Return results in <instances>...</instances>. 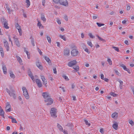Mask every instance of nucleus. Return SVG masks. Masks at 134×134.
Here are the masks:
<instances>
[{"instance_id": "obj_1", "label": "nucleus", "mask_w": 134, "mask_h": 134, "mask_svg": "<svg viewBox=\"0 0 134 134\" xmlns=\"http://www.w3.org/2000/svg\"><path fill=\"white\" fill-rule=\"evenodd\" d=\"M57 110L55 108H52L50 111L51 116L53 118H56L57 117Z\"/></svg>"}, {"instance_id": "obj_2", "label": "nucleus", "mask_w": 134, "mask_h": 134, "mask_svg": "<svg viewBox=\"0 0 134 134\" xmlns=\"http://www.w3.org/2000/svg\"><path fill=\"white\" fill-rule=\"evenodd\" d=\"M22 89L23 92V94L25 97L27 99H29V96L27 89L25 87H23Z\"/></svg>"}, {"instance_id": "obj_3", "label": "nucleus", "mask_w": 134, "mask_h": 134, "mask_svg": "<svg viewBox=\"0 0 134 134\" xmlns=\"http://www.w3.org/2000/svg\"><path fill=\"white\" fill-rule=\"evenodd\" d=\"M5 90L10 96L12 97L15 99V98L16 95L14 93V91L12 89H10V91H9L7 88H6Z\"/></svg>"}, {"instance_id": "obj_4", "label": "nucleus", "mask_w": 134, "mask_h": 134, "mask_svg": "<svg viewBox=\"0 0 134 134\" xmlns=\"http://www.w3.org/2000/svg\"><path fill=\"white\" fill-rule=\"evenodd\" d=\"M1 21L2 24L3 25L4 27L6 29H8L9 27L8 26V21L4 18L1 19Z\"/></svg>"}, {"instance_id": "obj_5", "label": "nucleus", "mask_w": 134, "mask_h": 134, "mask_svg": "<svg viewBox=\"0 0 134 134\" xmlns=\"http://www.w3.org/2000/svg\"><path fill=\"white\" fill-rule=\"evenodd\" d=\"M44 101L46 103L47 105H51L53 103V100L50 97L48 98L44 99Z\"/></svg>"}, {"instance_id": "obj_6", "label": "nucleus", "mask_w": 134, "mask_h": 134, "mask_svg": "<svg viewBox=\"0 0 134 134\" xmlns=\"http://www.w3.org/2000/svg\"><path fill=\"white\" fill-rule=\"evenodd\" d=\"M42 96L44 99H46L51 97L50 94L48 92L43 93L42 94Z\"/></svg>"}, {"instance_id": "obj_7", "label": "nucleus", "mask_w": 134, "mask_h": 134, "mask_svg": "<svg viewBox=\"0 0 134 134\" xmlns=\"http://www.w3.org/2000/svg\"><path fill=\"white\" fill-rule=\"evenodd\" d=\"M77 63L76 60H74L69 62L68 63V65L69 67H72Z\"/></svg>"}, {"instance_id": "obj_8", "label": "nucleus", "mask_w": 134, "mask_h": 134, "mask_svg": "<svg viewBox=\"0 0 134 134\" xmlns=\"http://www.w3.org/2000/svg\"><path fill=\"white\" fill-rule=\"evenodd\" d=\"M15 27L18 30L19 35L20 36H21L22 35V32L21 26L19 25V24L18 23H17L15 25Z\"/></svg>"}, {"instance_id": "obj_9", "label": "nucleus", "mask_w": 134, "mask_h": 134, "mask_svg": "<svg viewBox=\"0 0 134 134\" xmlns=\"http://www.w3.org/2000/svg\"><path fill=\"white\" fill-rule=\"evenodd\" d=\"M79 53V52L76 49H73L71 51V54L72 56H76Z\"/></svg>"}, {"instance_id": "obj_10", "label": "nucleus", "mask_w": 134, "mask_h": 134, "mask_svg": "<svg viewBox=\"0 0 134 134\" xmlns=\"http://www.w3.org/2000/svg\"><path fill=\"white\" fill-rule=\"evenodd\" d=\"M59 4L64 6H68V3L67 0H61Z\"/></svg>"}, {"instance_id": "obj_11", "label": "nucleus", "mask_w": 134, "mask_h": 134, "mask_svg": "<svg viewBox=\"0 0 134 134\" xmlns=\"http://www.w3.org/2000/svg\"><path fill=\"white\" fill-rule=\"evenodd\" d=\"M13 38L14 39L15 43L16 45L18 47H19L20 46V44L18 38H16L15 36H13Z\"/></svg>"}, {"instance_id": "obj_12", "label": "nucleus", "mask_w": 134, "mask_h": 134, "mask_svg": "<svg viewBox=\"0 0 134 134\" xmlns=\"http://www.w3.org/2000/svg\"><path fill=\"white\" fill-rule=\"evenodd\" d=\"M41 78L43 84L46 87H47L46 84L47 83V81L45 77L43 76H41Z\"/></svg>"}, {"instance_id": "obj_13", "label": "nucleus", "mask_w": 134, "mask_h": 134, "mask_svg": "<svg viewBox=\"0 0 134 134\" xmlns=\"http://www.w3.org/2000/svg\"><path fill=\"white\" fill-rule=\"evenodd\" d=\"M11 106L9 103L7 102L5 107V111L6 112H9L11 110Z\"/></svg>"}, {"instance_id": "obj_14", "label": "nucleus", "mask_w": 134, "mask_h": 134, "mask_svg": "<svg viewBox=\"0 0 134 134\" xmlns=\"http://www.w3.org/2000/svg\"><path fill=\"white\" fill-rule=\"evenodd\" d=\"M36 82L39 87H41L42 86V84L39 79H36Z\"/></svg>"}, {"instance_id": "obj_15", "label": "nucleus", "mask_w": 134, "mask_h": 134, "mask_svg": "<svg viewBox=\"0 0 134 134\" xmlns=\"http://www.w3.org/2000/svg\"><path fill=\"white\" fill-rule=\"evenodd\" d=\"M4 46L6 48L7 51H8L9 50V44L8 42L6 41L5 40L4 41Z\"/></svg>"}, {"instance_id": "obj_16", "label": "nucleus", "mask_w": 134, "mask_h": 134, "mask_svg": "<svg viewBox=\"0 0 134 134\" xmlns=\"http://www.w3.org/2000/svg\"><path fill=\"white\" fill-rule=\"evenodd\" d=\"M114 124L112 125V127L114 129L116 130L118 129V123L116 121H114Z\"/></svg>"}, {"instance_id": "obj_17", "label": "nucleus", "mask_w": 134, "mask_h": 134, "mask_svg": "<svg viewBox=\"0 0 134 134\" xmlns=\"http://www.w3.org/2000/svg\"><path fill=\"white\" fill-rule=\"evenodd\" d=\"M64 54L65 55L68 56L70 54L69 50L67 48L65 49L64 51Z\"/></svg>"}, {"instance_id": "obj_18", "label": "nucleus", "mask_w": 134, "mask_h": 134, "mask_svg": "<svg viewBox=\"0 0 134 134\" xmlns=\"http://www.w3.org/2000/svg\"><path fill=\"white\" fill-rule=\"evenodd\" d=\"M6 9L7 10L8 13L9 14H10L12 12H13V10L11 9L8 5L7 4H6Z\"/></svg>"}, {"instance_id": "obj_19", "label": "nucleus", "mask_w": 134, "mask_h": 134, "mask_svg": "<svg viewBox=\"0 0 134 134\" xmlns=\"http://www.w3.org/2000/svg\"><path fill=\"white\" fill-rule=\"evenodd\" d=\"M120 66L124 70L127 71V72L129 74H130L131 73L130 71L129 70V69L127 68L126 66H125L124 64H121L120 65Z\"/></svg>"}, {"instance_id": "obj_20", "label": "nucleus", "mask_w": 134, "mask_h": 134, "mask_svg": "<svg viewBox=\"0 0 134 134\" xmlns=\"http://www.w3.org/2000/svg\"><path fill=\"white\" fill-rule=\"evenodd\" d=\"M38 23L37 25L38 27L40 29H42L44 27L41 24L40 21L37 20Z\"/></svg>"}, {"instance_id": "obj_21", "label": "nucleus", "mask_w": 134, "mask_h": 134, "mask_svg": "<svg viewBox=\"0 0 134 134\" xmlns=\"http://www.w3.org/2000/svg\"><path fill=\"white\" fill-rule=\"evenodd\" d=\"M36 65L37 67L41 70H42L43 69V67L39 62H36Z\"/></svg>"}, {"instance_id": "obj_22", "label": "nucleus", "mask_w": 134, "mask_h": 134, "mask_svg": "<svg viewBox=\"0 0 134 134\" xmlns=\"http://www.w3.org/2000/svg\"><path fill=\"white\" fill-rule=\"evenodd\" d=\"M4 112L2 109L1 106H0V115L2 116L3 118H4Z\"/></svg>"}, {"instance_id": "obj_23", "label": "nucleus", "mask_w": 134, "mask_h": 134, "mask_svg": "<svg viewBox=\"0 0 134 134\" xmlns=\"http://www.w3.org/2000/svg\"><path fill=\"white\" fill-rule=\"evenodd\" d=\"M2 69L4 73L5 74H6L7 73V69L5 65H2Z\"/></svg>"}, {"instance_id": "obj_24", "label": "nucleus", "mask_w": 134, "mask_h": 134, "mask_svg": "<svg viewBox=\"0 0 134 134\" xmlns=\"http://www.w3.org/2000/svg\"><path fill=\"white\" fill-rule=\"evenodd\" d=\"M28 74L30 76L32 80L34 81V77L30 70H29L28 71Z\"/></svg>"}, {"instance_id": "obj_25", "label": "nucleus", "mask_w": 134, "mask_h": 134, "mask_svg": "<svg viewBox=\"0 0 134 134\" xmlns=\"http://www.w3.org/2000/svg\"><path fill=\"white\" fill-rule=\"evenodd\" d=\"M44 58L49 65H51V61L48 57L44 56Z\"/></svg>"}, {"instance_id": "obj_26", "label": "nucleus", "mask_w": 134, "mask_h": 134, "mask_svg": "<svg viewBox=\"0 0 134 134\" xmlns=\"http://www.w3.org/2000/svg\"><path fill=\"white\" fill-rule=\"evenodd\" d=\"M73 68L74 69L75 71L73 70L72 72H76L79 70V67L78 66L76 65Z\"/></svg>"}, {"instance_id": "obj_27", "label": "nucleus", "mask_w": 134, "mask_h": 134, "mask_svg": "<svg viewBox=\"0 0 134 134\" xmlns=\"http://www.w3.org/2000/svg\"><path fill=\"white\" fill-rule=\"evenodd\" d=\"M111 116L114 119H116L118 117V113L116 112H114L112 114Z\"/></svg>"}, {"instance_id": "obj_28", "label": "nucleus", "mask_w": 134, "mask_h": 134, "mask_svg": "<svg viewBox=\"0 0 134 134\" xmlns=\"http://www.w3.org/2000/svg\"><path fill=\"white\" fill-rule=\"evenodd\" d=\"M120 83V85H119L120 88V89L122 88V86L123 85V82L122 81L120 80L119 79L117 80Z\"/></svg>"}, {"instance_id": "obj_29", "label": "nucleus", "mask_w": 134, "mask_h": 134, "mask_svg": "<svg viewBox=\"0 0 134 134\" xmlns=\"http://www.w3.org/2000/svg\"><path fill=\"white\" fill-rule=\"evenodd\" d=\"M25 3H26L27 8H28L30 5V2L29 0H26Z\"/></svg>"}, {"instance_id": "obj_30", "label": "nucleus", "mask_w": 134, "mask_h": 134, "mask_svg": "<svg viewBox=\"0 0 134 134\" xmlns=\"http://www.w3.org/2000/svg\"><path fill=\"white\" fill-rule=\"evenodd\" d=\"M16 57L17 60L20 63H21L22 62V60L21 58L19 56H16Z\"/></svg>"}, {"instance_id": "obj_31", "label": "nucleus", "mask_w": 134, "mask_h": 134, "mask_svg": "<svg viewBox=\"0 0 134 134\" xmlns=\"http://www.w3.org/2000/svg\"><path fill=\"white\" fill-rule=\"evenodd\" d=\"M0 52L2 56L3 57L4 56V53L3 48L2 47H0Z\"/></svg>"}, {"instance_id": "obj_32", "label": "nucleus", "mask_w": 134, "mask_h": 134, "mask_svg": "<svg viewBox=\"0 0 134 134\" xmlns=\"http://www.w3.org/2000/svg\"><path fill=\"white\" fill-rule=\"evenodd\" d=\"M41 19L43 21V22H45L46 20V18H45L43 14H42L41 17Z\"/></svg>"}, {"instance_id": "obj_33", "label": "nucleus", "mask_w": 134, "mask_h": 134, "mask_svg": "<svg viewBox=\"0 0 134 134\" xmlns=\"http://www.w3.org/2000/svg\"><path fill=\"white\" fill-rule=\"evenodd\" d=\"M57 126L59 129L60 130V131H63V128L59 124H58Z\"/></svg>"}, {"instance_id": "obj_34", "label": "nucleus", "mask_w": 134, "mask_h": 134, "mask_svg": "<svg viewBox=\"0 0 134 134\" xmlns=\"http://www.w3.org/2000/svg\"><path fill=\"white\" fill-rule=\"evenodd\" d=\"M107 61L108 62L109 64V65H112V62L111 60L109 58H108Z\"/></svg>"}, {"instance_id": "obj_35", "label": "nucleus", "mask_w": 134, "mask_h": 134, "mask_svg": "<svg viewBox=\"0 0 134 134\" xmlns=\"http://www.w3.org/2000/svg\"><path fill=\"white\" fill-rule=\"evenodd\" d=\"M47 38L48 42L50 43H51V40L50 37L47 36Z\"/></svg>"}, {"instance_id": "obj_36", "label": "nucleus", "mask_w": 134, "mask_h": 134, "mask_svg": "<svg viewBox=\"0 0 134 134\" xmlns=\"http://www.w3.org/2000/svg\"><path fill=\"white\" fill-rule=\"evenodd\" d=\"M115 72V73L117 75H118L120 76L121 75V74L119 72V71L116 70H114Z\"/></svg>"}, {"instance_id": "obj_37", "label": "nucleus", "mask_w": 134, "mask_h": 134, "mask_svg": "<svg viewBox=\"0 0 134 134\" xmlns=\"http://www.w3.org/2000/svg\"><path fill=\"white\" fill-rule=\"evenodd\" d=\"M129 122L132 126H133L134 125V123L132 120H129Z\"/></svg>"}, {"instance_id": "obj_38", "label": "nucleus", "mask_w": 134, "mask_h": 134, "mask_svg": "<svg viewBox=\"0 0 134 134\" xmlns=\"http://www.w3.org/2000/svg\"><path fill=\"white\" fill-rule=\"evenodd\" d=\"M84 121L85 122L86 124L87 125H88V126H90L91 124L90 123L88 122V121L87 120L85 119Z\"/></svg>"}, {"instance_id": "obj_39", "label": "nucleus", "mask_w": 134, "mask_h": 134, "mask_svg": "<svg viewBox=\"0 0 134 134\" xmlns=\"http://www.w3.org/2000/svg\"><path fill=\"white\" fill-rule=\"evenodd\" d=\"M62 39H63L64 41H66V39L64 35H60L59 36Z\"/></svg>"}, {"instance_id": "obj_40", "label": "nucleus", "mask_w": 134, "mask_h": 134, "mask_svg": "<svg viewBox=\"0 0 134 134\" xmlns=\"http://www.w3.org/2000/svg\"><path fill=\"white\" fill-rule=\"evenodd\" d=\"M110 94L114 97H116L118 95L117 94H115L114 93L112 92L110 93Z\"/></svg>"}, {"instance_id": "obj_41", "label": "nucleus", "mask_w": 134, "mask_h": 134, "mask_svg": "<svg viewBox=\"0 0 134 134\" xmlns=\"http://www.w3.org/2000/svg\"><path fill=\"white\" fill-rule=\"evenodd\" d=\"M87 43L91 47H93V45L91 42L88 41L87 42Z\"/></svg>"}, {"instance_id": "obj_42", "label": "nucleus", "mask_w": 134, "mask_h": 134, "mask_svg": "<svg viewBox=\"0 0 134 134\" xmlns=\"http://www.w3.org/2000/svg\"><path fill=\"white\" fill-rule=\"evenodd\" d=\"M60 1L61 0H53V2L57 4L59 3Z\"/></svg>"}, {"instance_id": "obj_43", "label": "nucleus", "mask_w": 134, "mask_h": 134, "mask_svg": "<svg viewBox=\"0 0 134 134\" xmlns=\"http://www.w3.org/2000/svg\"><path fill=\"white\" fill-rule=\"evenodd\" d=\"M96 36L99 38V40L100 41H105V40L103 39H102V38L100 37L98 35H96Z\"/></svg>"}, {"instance_id": "obj_44", "label": "nucleus", "mask_w": 134, "mask_h": 134, "mask_svg": "<svg viewBox=\"0 0 134 134\" xmlns=\"http://www.w3.org/2000/svg\"><path fill=\"white\" fill-rule=\"evenodd\" d=\"M63 77L64 78L65 80L66 81H68L69 80V79L68 78L67 76L65 75H63Z\"/></svg>"}, {"instance_id": "obj_45", "label": "nucleus", "mask_w": 134, "mask_h": 134, "mask_svg": "<svg viewBox=\"0 0 134 134\" xmlns=\"http://www.w3.org/2000/svg\"><path fill=\"white\" fill-rule=\"evenodd\" d=\"M96 24L99 27H100L101 26H104V25L103 24H100L98 23H97Z\"/></svg>"}, {"instance_id": "obj_46", "label": "nucleus", "mask_w": 134, "mask_h": 134, "mask_svg": "<svg viewBox=\"0 0 134 134\" xmlns=\"http://www.w3.org/2000/svg\"><path fill=\"white\" fill-rule=\"evenodd\" d=\"M31 42L33 46H35V42L33 38H31Z\"/></svg>"}, {"instance_id": "obj_47", "label": "nucleus", "mask_w": 134, "mask_h": 134, "mask_svg": "<svg viewBox=\"0 0 134 134\" xmlns=\"http://www.w3.org/2000/svg\"><path fill=\"white\" fill-rule=\"evenodd\" d=\"M12 122L13 123H16L17 122V121L14 118H12Z\"/></svg>"}, {"instance_id": "obj_48", "label": "nucleus", "mask_w": 134, "mask_h": 134, "mask_svg": "<svg viewBox=\"0 0 134 134\" xmlns=\"http://www.w3.org/2000/svg\"><path fill=\"white\" fill-rule=\"evenodd\" d=\"M88 35L90 36V37L92 38H94L95 37V36L93 35L91 33H89Z\"/></svg>"}, {"instance_id": "obj_49", "label": "nucleus", "mask_w": 134, "mask_h": 134, "mask_svg": "<svg viewBox=\"0 0 134 134\" xmlns=\"http://www.w3.org/2000/svg\"><path fill=\"white\" fill-rule=\"evenodd\" d=\"M10 76L12 78H14L15 77V76L12 72H10Z\"/></svg>"}, {"instance_id": "obj_50", "label": "nucleus", "mask_w": 134, "mask_h": 134, "mask_svg": "<svg viewBox=\"0 0 134 134\" xmlns=\"http://www.w3.org/2000/svg\"><path fill=\"white\" fill-rule=\"evenodd\" d=\"M113 48L114 49L115 51L118 52L119 51V48L118 47H113Z\"/></svg>"}, {"instance_id": "obj_51", "label": "nucleus", "mask_w": 134, "mask_h": 134, "mask_svg": "<svg viewBox=\"0 0 134 134\" xmlns=\"http://www.w3.org/2000/svg\"><path fill=\"white\" fill-rule=\"evenodd\" d=\"M24 51L25 52L27 55H28V54H29V52L27 51V49L25 47L24 48Z\"/></svg>"}, {"instance_id": "obj_52", "label": "nucleus", "mask_w": 134, "mask_h": 134, "mask_svg": "<svg viewBox=\"0 0 134 134\" xmlns=\"http://www.w3.org/2000/svg\"><path fill=\"white\" fill-rule=\"evenodd\" d=\"M100 132L102 134H103L104 133L103 129H101L100 130Z\"/></svg>"}, {"instance_id": "obj_53", "label": "nucleus", "mask_w": 134, "mask_h": 134, "mask_svg": "<svg viewBox=\"0 0 134 134\" xmlns=\"http://www.w3.org/2000/svg\"><path fill=\"white\" fill-rule=\"evenodd\" d=\"M62 131L63 132L64 134H68L67 131L65 130H63V131Z\"/></svg>"}, {"instance_id": "obj_54", "label": "nucleus", "mask_w": 134, "mask_h": 134, "mask_svg": "<svg viewBox=\"0 0 134 134\" xmlns=\"http://www.w3.org/2000/svg\"><path fill=\"white\" fill-rule=\"evenodd\" d=\"M53 70L54 73L55 74H57V71L56 70V68H54L53 69Z\"/></svg>"}, {"instance_id": "obj_55", "label": "nucleus", "mask_w": 134, "mask_h": 134, "mask_svg": "<svg viewBox=\"0 0 134 134\" xmlns=\"http://www.w3.org/2000/svg\"><path fill=\"white\" fill-rule=\"evenodd\" d=\"M9 41L10 42H11V43L12 46H13V42H12V41L11 40V38H10V36H9Z\"/></svg>"}, {"instance_id": "obj_56", "label": "nucleus", "mask_w": 134, "mask_h": 134, "mask_svg": "<svg viewBox=\"0 0 134 134\" xmlns=\"http://www.w3.org/2000/svg\"><path fill=\"white\" fill-rule=\"evenodd\" d=\"M13 6L14 7V8L16 9H17L18 8L17 7V5L15 4H13Z\"/></svg>"}, {"instance_id": "obj_57", "label": "nucleus", "mask_w": 134, "mask_h": 134, "mask_svg": "<svg viewBox=\"0 0 134 134\" xmlns=\"http://www.w3.org/2000/svg\"><path fill=\"white\" fill-rule=\"evenodd\" d=\"M45 3H46V0H42V5L43 6H44L45 5Z\"/></svg>"}, {"instance_id": "obj_58", "label": "nucleus", "mask_w": 134, "mask_h": 134, "mask_svg": "<svg viewBox=\"0 0 134 134\" xmlns=\"http://www.w3.org/2000/svg\"><path fill=\"white\" fill-rule=\"evenodd\" d=\"M37 50L39 53L40 54V55H41L42 54V52L39 49V48L38 47L37 48Z\"/></svg>"}, {"instance_id": "obj_59", "label": "nucleus", "mask_w": 134, "mask_h": 134, "mask_svg": "<svg viewBox=\"0 0 134 134\" xmlns=\"http://www.w3.org/2000/svg\"><path fill=\"white\" fill-rule=\"evenodd\" d=\"M57 23L59 24H61V21L59 19H57Z\"/></svg>"}, {"instance_id": "obj_60", "label": "nucleus", "mask_w": 134, "mask_h": 134, "mask_svg": "<svg viewBox=\"0 0 134 134\" xmlns=\"http://www.w3.org/2000/svg\"><path fill=\"white\" fill-rule=\"evenodd\" d=\"M100 78L102 79L103 80L104 79V75L103 74H101Z\"/></svg>"}, {"instance_id": "obj_61", "label": "nucleus", "mask_w": 134, "mask_h": 134, "mask_svg": "<svg viewBox=\"0 0 134 134\" xmlns=\"http://www.w3.org/2000/svg\"><path fill=\"white\" fill-rule=\"evenodd\" d=\"M64 18L65 20L66 21H68V17L67 16L65 15L64 16Z\"/></svg>"}, {"instance_id": "obj_62", "label": "nucleus", "mask_w": 134, "mask_h": 134, "mask_svg": "<svg viewBox=\"0 0 134 134\" xmlns=\"http://www.w3.org/2000/svg\"><path fill=\"white\" fill-rule=\"evenodd\" d=\"M124 43L125 44H126L127 45H129V43L128 42V41L127 40H125L124 42Z\"/></svg>"}, {"instance_id": "obj_63", "label": "nucleus", "mask_w": 134, "mask_h": 134, "mask_svg": "<svg viewBox=\"0 0 134 134\" xmlns=\"http://www.w3.org/2000/svg\"><path fill=\"white\" fill-rule=\"evenodd\" d=\"M131 7L130 6H128L127 7L126 10H129L130 9Z\"/></svg>"}, {"instance_id": "obj_64", "label": "nucleus", "mask_w": 134, "mask_h": 134, "mask_svg": "<svg viewBox=\"0 0 134 134\" xmlns=\"http://www.w3.org/2000/svg\"><path fill=\"white\" fill-rule=\"evenodd\" d=\"M103 80H104L105 81L107 82H108L109 81L108 79L107 78H104Z\"/></svg>"}]
</instances>
